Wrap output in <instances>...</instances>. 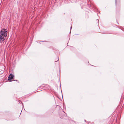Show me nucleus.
<instances>
[{"mask_svg": "<svg viewBox=\"0 0 124 124\" xmlns=\"http://www.w3.org/2000/svg\"><path fill=\"white\" fill-rule=\"evenodd\" d=\"M0 34L3 35L6 37L7 35V30L4 29L2 30L0 32Z\"/></svg>", "mask_w": 124, "mask_h": 124, "instance_id": "f257e3e1", "label": "nucleus"}, {"mask_svg": "<svg viewBox=\"0 0 124 124\" xmlns=\"http://www.w3.org/2000/svg\"><path fill=\"white\" fill-rule=\"evenodd\" d=\"M5 36H3V35H0V42L2 43V42L5 39L4 38Z\"/></svg>", "mask_w": 124, "mask_h": 124, "instance_id": "f03ea898", "label": "nucleus"}, {"mask_svg": "<svg viewBox=\"0 0 124 124\" xmlns=\"http://www.w3.org/2000/svg\"><path fill=\"white\" fill-rule=\"evenodd\" d=\"M13 77L14 76L13 75L10 74L9 75L8 78V80H11L13 79Z\"/></svg>", "mask_w": 124, "mask_h": 124, "instance_id": "7ed1b4c3", "label": "nucleus"}, {"mask_svg": "<svg viewBox=\"0 0 124 124\" xmlns=\"http://www.w3.org/2000/svg\"><path fill=\"white\" fill-rule=\"evenodd\" d=\"M61 92H62V90H61Z\"/></svg>", "mask_w": 124, "mask_h": 124, "instance_id": "20e7f679", "label": "nucleus"}]
</instances>
